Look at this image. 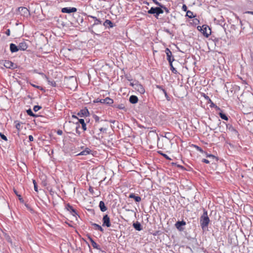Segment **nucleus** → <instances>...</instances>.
I'll return each mask as SVG.
<instances>
[{
  "label": "nucleus",
  "mask_w": 253,
  "mask_h": 253,
  "mask_svg": "<svg viewBox=\"0 0 253 253\" xmlns=\"http://www.w3.org/2000/svg\"><path fill=\"white\" fill-rule=\"evenodd\" d=\"M137 83H138V81H135V83H130V85L131 86H132L135 89V86H136V85L137 84Z\"/></svg>",
  "instance_id": "de8ad7c7"
},
{
  "label": "nucleus",
  "mask_w": 253,
  "mask_h": 253,
  "mask_svg": "<svg viewBox=\"0 0 253 253\" xmlns=\"http://www.w3.org/2000/svg\"><path fill=\"white\" fill-rule=\"evenodd\" d=\"M163 92L165 94L166 99L169 101H170L171 99L170 97L168 95L166 90H163Z\"/></svg>",
  "instance_id": "4c0bfd02"
},
{
  "label": "nucleus",
  "mask_w": 253,
  "mask_h": 253,
  "mask_svg": "<svg viewBox=\"0 0 253 253\" xmlns=\"http://www.w3.org/2000/svg\"><path fill=\"white\" fill-rule=\"evenodd\" d=\"M77 115L80 117H86L89 116V112L86 107L80 110L78 112Z\"/></svg>",
  "instance_id": "1a4fd4ad"
},
{
  "label": "nucleus",
  "mask_w": 253,
  "mask_h": 253,
  "mask_svg": "<svg viewBox=\"0 0 253 253\" xmlns=\"http://www.w3.org/2000/svg\"><path fill=\"white\" fill-rule=\"evenodd\" d=\"M97 230L101 231L102 233H104V229L101 226H99V228Z\"/></svg>",
  "instance_id": "e2e57ef3"
},
{
  "label": "nucleus",
  "mask_w": 253,
  "mask_h": 253,
  "mask_svg": "<svg viewBox=\"0 0 253 253\" xmlns=\"http://www.w3.org/2000/svg\"><path fill=\"white\" fill-rule=\"evenodd\" d=\"M202 162L206 164H209L210 163V161L206 159H203Z\"/></svg>",
  "instance_id": "bf43d9fd"
},
{
  "label": "nucleus",
  "mask_w": 253,
  "mask_h": 253,
  "mask_svg": "<svg viewBox=\"0 0 253 253\" xmlns=\"http://www.w3.org/2000/svg\"><path fill=\"white\" fill-rule=\"evenodd\" d=\"M156 14L155 16L157 18L160 14H162L164 13V10L163 9V8L161 7L160 6L156 7Z\"/></svg>",
  "instance_id": "bb28decb"
},
{
  "label": "nucleus",
  "mask_w": 253,
  "mask_h": 253,
  "mask_svg": "<svg viewBox=\"0 0 253 253\" xmlns=\"http://www.w3.org/2000/svg\"><path fill=\"white\" fill-rule=\"evenodd\" d=\"M84 15H85L87 16V17L85 18V19L87 20L88 21V22H91V21L89 19V18H92L94 20V23L91 25V28L93 27L94 26H96V25H99V24H101L102 23V21L97 18L96 17H95V16H91V15H87V14L86 13H83Z\"/></svg>",
  "instance_id": "20e7f679"
},
{
  "label": "nucleus",
  "mask_w": 253,
  "mask_h": 253,
  "mask_svg": "<svg viewBox=\"0 0 253 253\" xmlns=\"http://www.w3.org/2000/svg\"><path fill=\"white\" fill-rule=\"evenodd\" d=\"M69 79L70 80V84L74 86L75 88H77L78 86V84L76 78H74L73 76H70L69 77Z\"/></svg>",
  "instance_id": "a878e982"
},
{
  "label": "nucleus",
  "mask_w": 253,
  "mask_h": 253,
  "mask_svg": "<svg viewBox=\"0 0 253 253\" xmlns=\"http://www.w3.org/2000/svg\"><path fill=\"white\" fill-rule=\"evenodd\" d=\"M79 124H81L82 128L84 131L86 130V129H87L86 125L84 122V119H78V122H77L76 123V124L78 126L79 125Z\"/></svg>",
  "instance_id": "f3484780"
},
{
  "label": "nucleus",
  "mask_w": 253,
  "mask_h": 253,
  "mask_svg": "<svg viewBox=\"0 0 253 253\" xmlns=\"http://www.w3.org/2000/svg\"><path fill=\"white\" fill-rule=\"evenodd\" d=\"M220 111V112L218 114L219 117L224 120L228 121V118L227 115L225 113H223L221 110Z\"/></svg>",
  "instance_id": "c85d7f7f"
},
{
  "label": "nucleus",
  "mask_w": 253,
  "mask_h": 253,
  "mask_svg": "<svg viewBox=\"0 0 253 253\" xmlns=\"http://www.w3.org/2000/svg\"><path fill=\"white\" fill-rule=\"evenodd\" d=\"M165 53L167 55V59L169 63L173 62L175 61L173 56L172 54L171 51L169 48H166L165 49Z\"/></svg>",
  "instance_id": "0eeeda50"
},
{
  "label": "nucleus",
  "mask_w": 253,
  "mask_h": 253,
  "mask_svg": "<svg viewBox=\"0 0 253 253\" xmlns=\"http://www.w3.org/2000/svg\"><path fill=\"white\" fill-rule=\"evenodd\" d=\"M194 22L196 24H198V23H199V20L198 19L195 18V19H194Z\"/></svg>",
  "instance_id": "774afa93"
},
{
  "label": "nucleus",
  "mask_w": 253,
  "mask_h": 253,
  "mask_svg": "<svg viewBox=\"0 0 253 253\" xmlns=\"http://www.w3.org/2000/svg\"><path fill=\"white\" fill-rule=\"evenodd\" d=\"M9 48L10 50L12 53L16 52L19 50L18 45H16L13 43H10Z\"/></svg>",
  "instance_id": "6ab92c4d"
},
{
  "label": "nucleus",
  "mask_w": 253,
  "mask_h": 253,
  "mask_svg": "<svg viewBox=\"0 0 253 253\" xmlns=\"http://www.w3.org/2000/svg\"><path fill=\"white\" fill-rule=\"evenodd\" d=\"M91 153V150L88 148H86L84 150L82 151V152H81L80 153H79L77 155V156H80V155L86 156V155L90 154Z\"/></svg>",
  "instance_id": "5701e85b"
},
{
  "label": "nucleus",
  "mask_w": 253,
  "mask_h": 253,
  "mask_svg": "<svg viewBox=\"0 0 253 253\" xmlns=\"http://www.w3.org/2000/svg\"><path fill=\"white\" fill-rule=\"evenodd\" d=\"M148 13L149 14L156 15V7H151V8L148 11Z\"/></svg>",
  "instance_id": "c9c22d12"
},
{
  "label": "nucleus",
  "mask_w": 253,
  "mask_h": 253,
  "mask_svg": "<svg viewBox=\"0 0 253 253\" xmlns=\"http://www.w3.org/2000/svg\"><path fill=\"white\" fill-rule=\"evenodd\" d=\"M114 101L111 98L107 97L104 99H101V103L107 104L109 106L112 105Z\"/></svg>",
  "instance_id": "dca6fc26"
},
{
  "label": "nucleus",
  "mask_w": 253,
  "mask_h": 253,
  "mask_svg": "<svg viewBox=\"0 0 253 253\" xmlns=\"http://www.w3.org/2000/svg\"><path fill=\"white\" fill-rule=\"evenodd\" d=\"M99 207L100 208V211L102 212H104L106 211L107 210V208L105 206L104 202L102 201H101L99 202Z\"/></svg>",
  "instance_id": "393cba45"
},
{
  "label": "nucleus",
  "mask_w": 253,
  "mask_h": 253,
  "mask_svg": "<svg viewBox=\"0 0 253 253\" xmlns=\"http://www.w3.org/2000/svg\"><path fill=\"white\" fill-rule=\"evenodd\" d=\"M161 137H165L169 140L173 139L174 137V134L172 132H164L160 134Z\"/></svg>",
  "instance_id": "9b49d317"
},
{
  "label": "nucleus",
  "mask_w": 253,
  "mask_h": 253,
  "mask_svg": "<svg viewBox=\"0 0 253 253\" xmlns=\"http://www.w3.org/2000/svg\"><path fill=\"white\" fill-rule=\"evenodd\" d=\"M15 127L16 128V129L19 131L21 129V124L20 123H17L15 125Z\"/></svg>",
  "instance_id": "a18cd8bd"
},
{
  "label": "nucleus",
  "mask_w": 253,
  "mask_h": 253,
  "mask_svg": "<svg viewBox=\"0 0 253 253\" xmlns=\"http://www.w3.org/2000/svg\"><path fill=\"white\" fill-rule=\"evenodd\" d=\"M5 34L7 36H9L10 35V29H7L5 32Z\"/></svg>",
  "instance_id": "13d9d810"
},
{
  "label": "nucleus",
  "mask_w": 253,
  "mask_h": 253,
  "mask_svg": "<svg viewBox=\"0 0 253 253\" xmlns=\"http://www.w3.org/2000/svg\"><path fill=\"white\" fill-rule=\"evenodd\" d=\"M138 101V97L134 95L130 96L129 98V101L131 104H136Z\"/></svg>",
  "instance_id": "b1692460"
},
{
  "label": "nucleus",
  "mask_w": 253,
  "mask_h": 253,
  "mask_svg": "<svg viewBox=\"0 0 253 253\" xmlns=\"http://www.w3.org/2000/svg\"><path fill=\"white\" fill-rule=\"evenodd\" d=\"M186 16L189 17V18H192L195 17V16L193 15V12L191 11L190 10L187 11Z\"/></svg>",
  "instance_id": "f704fd0d"
},
{
  "label": "nucleus",
  "mask_w": 253,
  "mask_h": 253,
  "mask_svg": "<svg viewBox=\"0 0 253 253\" xmlns=\"http://www.w3.org/2000/svg\"><path fill=\"white\" fill-rule=\"evenodd\" d=\"M186 223L184 220H178L175 223V227L179 231L182 232L185 230L184 226L186 225Z\"/></svg>",
  "instance_id": "39448f33"
},
{
  "label": "nucleus",
  "mask_w": 253,
  "mask_h": 253,
  "mask_svg": "<svg viewBox=\"0 0 253 253\" xmlns=\"http://www.w3.org/2000/svg\"><path fill=\"white\" fill-rule=\"evenodd\" d=\"M209 103L211 104L210 105L211 108L214 107L216 110H220V108L216 105L212 101L211 102H210Z\"/></svg>",
  "instance_id": "e433bc0d"
},
{
  "label": "nucleus",
  "mask_w": 253,
  "mask_h": 253,
  "mask_svg": "<svg viewBox=\"0 0 253 253\" xmlns=\"http://www.w3.org/2000/svg\"><path fill=\"white\" fill-rule=\"evenodd\" d=\"M14 193L15 194V195L18 196L19 200L21 203H24V201L22 198L21 196L19 195L18 193V192L16 190H14Z\"/></svg>",
  "instance_id": "473e14b6"
},
{
  "label": "nucleus",
  "mask_w": 253,
  "mask_h": 253,
  "mask_svg": "<svg viewBox=\"0 0 253 253\" xmlns=\"http://www.w3.org/2000/svg\"><path fill=\"white\" fill-rule=\"evenodd\" d=\"M107 128L106 127H101L99 128V130L100 132H102L103 133H106L107 131Z\"/></svg>",
  "instance_id": "3c124183"
},
{
  "label": "nucleus",
  "mask_w": 253,
  "mask_h": 253,
  "mask_svg": "<svg viewBox=\"0 0 253 253\" xmlns=\"http://www.w3.org/2000/svg\"><path fill=\"white\" fill-rule=\"evenodd\" d=\"M28 138H29V141H30V142L33 141L34 140V137L31 135H29Z\"/></svg>",
  "instance_id": "680f3d73"
},
{
  "label": "nucleus",
  "mask_w": 253,
  "mask_h": 253,
  "mask_svg": "<svg viewBox=\"0 0 253 253\" xmlns=\"http://www.w3.org/2000/svg\"><path fill=\"white\" fill-rule=\"evenodd\" d=\"M26 113L29 116L34 117V118H37L39 116L38 115L34 114L31 109H29L27 110Z\"/></svg>",
  "instance_id": "c756f323"
},
{
  "label": "nucleus",
  "mask_w": 253,
  "mask_h": 253,
  "mask_svg": "<svg viewBox=\"0 0 253 253\" xmlns=\"http://www.w3.org/2000/svg\"><path fill=\"white\" fill-rule=\"evenodd\" d=\"M17 11L24 18H28L30 16L29 10L25 7H19L17 9Z\"/></svg>",
  "instance_id": "7ed1b4c3"
},
{
  "label": "nucleus",
  "mask_w": 253,
  "mask_h": 253,
  "mask_svg": "<svg viewBox=\"0 0 253 253\" xmlns=\"http://www.w3.org/2000/svg\"><path fill=\"white\" fill-rule=\"evenodd\" d=\"M182 9L184 11H186L187 12V7L186 6V5L185 4H183L182 5Z\"/></svg>",
  "instance_id": "4d7b16f0"
},
{
  "label": "nucleus",
  "mask_w": 253,
  "mask_h": 253,
  "mask_svg": "<svg viewBox=\"0 0 253 253\" xmlns=\"http://www.w3.org/2000/svg\"><path fill=\"white\" fill-rule=\"evenodd\" d=\"M80 127V125H79L78 126H77L76 127V132L79 134L80 135L81 134V132L80 131L78 130V128Z\"/></svg>",
  "instance_id": "69168bd1"
},
{
  "label": "nucleus",
  "mask_w": 253,
  "mask_h": 253,
  "mask_svg": "<svg viewBox=\"0 0 253 253\" xmlns=\"http://www.w3.org/2000/svg\"><path fill=\"white\" fill-rule=\"evenodd\" d=\"M197 28L207 38L211 34L210 28L206 25H204L202 26H198Z\"/></svg>",
  "instance_id": "f03ea898"
},
{
  "label": "nucleus",
  "mask_w": 253,
  "mask_h": 253,
  "mask_svg": "<svg viewBox=\"0 0 253 253\" xmlns=\"http://www.w3.org/2000/svg\"><path fill=\"white\" fill-rule=\"evenodd\" d=\"M194 147L196 148V149L198 151H199V152H200L201 153H203L204 152L203 149L200 147H199L198 146H197V145H194Z\"/></svg>",
  "instance_id": "49530a36"
},
{
  "label": "nucleus",
  "mask_w": 253,
  "mask_h": 253,
  "mask_svg": "<svg viewBox=\"0 0 253 253\" xmlns=\"http://www.w3.org/2000/svg\"><path fill=\"white\" fill-rule=\"evenodd\" d=\"M200 225L203 230L208 226L210 220L208 215V211L204 210L203 213L200 217Z\"/></svg>",
  "instance_id": "f257e3e1"
},
{
  "label": "nucleus",
  "mask_w": 253,
  "mask_h": 253,
  "mask_svg": "<svg viewBox=\"0 0 253 253\" xmlns=\"http://www.w3.org/2000/svg\"><path fill=\"white\" fill-rule=\"evenodd\" d=\"M28 47L27 42L25 41H23L20 42L18 44L19 50L24 51L26 50Z\"/></svg>",
  "instance_id": "2eb2a0df"
},
{
  "label": "nucleus",
  "mask_w": 253,
  "mask_h": 253,
  "mask_svg": "<svg viewBox=\"0 0 253 253\" xmlns=\"http://www.w3.org/2000/svg\"><path fill=\"white\" fill-rule=\"evenodd\" d=\"M30 84L33 86V87H34L35 88H38L41 90H44V89L42 87V86H39V85H37L36 84H32V83H30Z\"/></svg>",
  "instance_id": "79ce46f5"
},
{
  "label": "nucleus",
  "mask_w": 253,
  "mask_h": 253,
  "mask_svg": "<svg viewBox=\"0 0 253 253\" xmlns=\"http://www.w3.org/2000/svg\"><path fill=\"white\" fill-rule=\"evenodd\" d=\"M153 2L158 6H161L162 4L161 3L158 2L157 0H153Z\"/></svg>",
  "instance_id": "6e6d98bb"
},
{
  "label": "nucleus",
  "mask_w": 253,
  "mask_h": 253,
  "mask_svg": "<svg viewBox=\"0 0 253 253\" xmlns=\"http://www.w3.org/2000/svg\"><path fill=\"white\" fill-rule=\"evenodd\" d=\"M0 137L2 139L5 141H7V138L6 136L1 132L0 133Z\"/></svg>",
  "instance_id": "c03bdc74"
},
{
  "label": "nucleus",
  "mask_w": 253,
  "mask_h": 253,
  "mask_svg": "<svg viewBox=\"0 0 253 253\" xmlns=\"http://www.w3.org/2000/svg\"><path fill=\"white\" fill-rule=\"evenodd\" d=\"M24 205H25V206L27 209V210H28L29 211H31V212H33L34 211L33 209L31 208V207L30 206V205L29 204H27V203H24Z\"/></svg>",
  "instance_id": "a19ab883"
},
{
  "label": "nucleus",
  "mask_w": 253,
  "mask_h": 253,
  "mask_svg": "<svg viewBox=\"0 0 253 253\" xmlns=\"http://www.w3.org/2000/svg\"><path fill=\"white\" fill-rule=\"evenodd\" d=\"M41 108H42V107L41 106L35 105V106H34L33 110L35 112H36L38 111L39 110H40Z\"/></svg>",
  "instance_id": "37998d69"
},
{
  "label": "nucleus",
  "mask_w": 253,
  "mask_h": 253,
  "mask_svg": "<svg viewBox=\"0 0 253 253\" xmlns=\"http://www.w3.org/2000/svg\"><path fill=\"white\" fill-rule=\"evenodd\" d=\"M4 66L8 69H13L17 67V65L8 60H5L4 62Z\"/></svg>",
  "instance_id": "9d476101"
},
{
  "label": "nucleus",
  "mask_w": 253,
  "mask_h": 253,
  "mask_svg": "<svg viewBox=\"0 0 253 253\" xmlns=\"http://www.w3.org/2000/svg\"><path fill=\"white\" fill-rule=\"evenodd\" d=\"M93 118L96 122L99 121L100 118L98 116L94 115L93 116Z\"/></svg>",
  "instance_id": "8fccbe9b"
},
{
  "label": "nucleus",
  "mask_w": 253,
  "mask_h": 253,
  "mask_svg": "<svg viewBox=\"0 0 253 253\" xmlns=\"http://www.w3.org/2000/svg\"><path fill=\"white\" fill-rule=\"evenodd\" d=\"M129 198L133 199L136 202H139L141 200V198L140 196L136 195L134 193H131L128 196Z\"/></svg>",
  "instance_id": "412c9836"
},
{
  "label": "nucleus",
  "mask_w": 253,
  "mask_h": 253,
  "mask_svg": "<svg viewBox=\"0 0 253 253\" xmlns=\"http://www.w3.org/2000/svg\"><path fill=\"white\" fill-rule=\"evenodd\" d=\"M102 226L107 227L111 226L110 218L108 214H105L103 216L102 218Z\"/></svg>",
  "instance_id": "423d86ee"
},
{
  "label": "nucleus",
  "mask_w": 253,
  "mask_h": 253,
  "mask_svg": "<svg viewBox=\"0 0 253 253\" xmlns=\"http://www.w3.org/2000/svg\"><path fill=\"white\" fill-rule=\"evenodd\" d=\"M57 134L59 135H61L63 134V131L61 129H58L57 131Z\"/></svg>",
  "instance_id": "052dcab7"
},
{
  "label": "nucleus",
  "mask_w": 253,
  "mask_h": 253,
  "mask_svg": "<svg viewBox=\"0 0 253 253\" xmlns=\"http://www.w3.org/2000/svg\"><path fill=\"white\" fill-rule=\"evenodd\" d=\"M103 26L109 29L115 26V24L110 20L106 19L103 23Z\"/></svg>",
  "instance_id": "a211bd4d"
},
{
  "label": "nucleus",
  "mask_w": 253,
  "mask_h": 253,
  "mask_svg": "<svg viewBox=\"0 0 253 253\" xmlns=\"http://www.w3.org/2000/svg\"><path fill=\"white\" fill-rule=\"evenodd\" d=\"M65 207L66 209L74 216L76 217L78 215L76 210L69 203L66 204Z\"/></svg>",
  "instance_id": "f8f14e48"
},
{
  "label": "nucleus",
  "mask_w": 253,
  "mask_h": 253,
  "mask_svg": "<svg viewBox=\"0 0 253 253\" xmlns=\"http://www.w3.org/2000/svg\"><path fill=\"white\" fill-rule=\"evenodd\" d=\"M133 227L134 228L138 231H140L142 230V227L140 223L138 221H136L135 222H134L132 224Z\"/></svg>",
  "instance_id": "4be33fe9"
},
{
  "label": "nucleus",
  "mask_w": 253,
  "mask_h": 253,
  "mask_svg": "<svg viewBox=\"0 0 253 253\" xmlns=\"http://www.w3.org/2000/svg\"><path fill=\"white\" fill-rule=\"evenodd\" d=\"M172 63L173 62L169 63V66H170V69L173 74H178V72L177 71L176 69L173 67Z\"/></svg>",
  "instance_id": "2f4dec72"
},
{
  "label": "nucleus",
  "mask_w": 253,
  "mask_h": 253,
  "mask_svg": "<svg viewBox=\"0 0 253 253\" xmlns=\"http://www.w3.org/2000/svg\"><path fill=\"white\" fill-rule=\"evenodd\" d=\"M88 191H89V193L92 194H93V193H94L93 188L91 186H89V187L88 188Z\"/></svg>",
  "instance_id": "5fc2aeb1"
},
{
  "label": "nucleus",
  "mask_w": 253,
  "mask_h": 253,
  "mask_svg": "<svg viewBox=\"0 0 253 253\" xmlns=\"http://www.w3.org/2000/svg\"><path fill=\"white\" fill-rule=\"evenodd\" d=\"M45 78L49 84L51 85L53 87H55L56 86V83L54 80H50L46 76H45Z\"/></svg>",
  "instance_id": "cd10ccee"
},
{
  "label": "nucleus",
  "mask_w": 253,
  "mask_h": 253,
  "mask_svg": "<svg viewBox=\"0 0 253 253\" xmlns=\"http://www.w3.org/2000/svg\"><path fill=\"white\" fill-rule=\"evenodd\" d=\"M112 106L114 108H118L120 110H124L125 109V106L123 104H114Z\"/></svg>",
  "instance_id": "7c9ffc66"
},
{
  "label": "nucleus",
  "mask_w": 253,
  "mask_h": 253,
  "mask_svg": "<svg viewBox=\"0 0 253 253\" xmlns=\"http://www.w3.org/2000/svg\"><path fill=\"white\" fill-rule=\"evenodd\" d=\"M160 7L163 8V10H165L167 14L169 13V9L167 7H166L164 5L162 4L161 6Z\"/></svg>",
  "instance_id": "ea45409f"
},
{
  "label": "nucleus",
  "mask_w": 253,
  "mask_h": 253,
  "mask_svg": "<svg viewBox=\"0 0 253 253\" xmlns=\"http://www.w3.org/2000/svg\"><path fill=\"white\" fill-rule=\"evenodd\" d=\"M88 239H89L93 248L99 251H101L100 246L93 240V239L91 237H88Z\"/></svg>",
  "instance_id": "aec40b11"
},
{
  "label": "nucleus",
  "mask_w": 253,
  "mask_h": 253,
  "mask_svg": "<svg viewBox=\"0 0 253 253\" xmlns=\"http://www.w3.org/2000/svg\"><path fill=\"white\" fill-rule=\"evenodd\" d=\"M157 153L162 155V156H163L166 159L168 160H170V158L165 153H163L162 151H158L157 152Z\"/></svg>",
  "instance_id": "72a5a7b5"
},
{
  "label": "nucleus",
  "mask_w": 253,
  "mask_h": 253,
  "mask_svg": "<svg viewBox=\"0 0 253 253\" xmlns=\"http://www.w3.org/2000/svg\"><path fill=\"white\" fill-rule=\"evenodd\" d=\"M61 12L64 13H71L76 12L77 8L74 7H66L61 8Z\"/></svg>",
  "instance_id": "6e6552de"
},
{
  "label": "nucleus",
  "mask_w": 253,
  "mask_h": 253,
  "mask_svg": "<svg viewBox=\"0 0 253 253\" xmlns=\"http://www.w3.org/2000/svg\"><path fill=\"white\" fill-rule=\"evenodd\" d=\"M226 126L227 129H228L229 131L231 132L232 133H234L235 135L239 136V133L237 130H236L231 124H226Z\"/></svg>",
  "instance_id": "4468645a"
},
{
  "label": "nucleus",
  "mask_w": 253,
  "mask_h": 253,
  "mask_svg": "<svg viewBox=\"0 0 253 253\" xmlns=\"http://www.w3.org/2000/svg\"><path fill=\"white\" fill-rule=\"evenodd\" d=\"M135 89L141 94H144L145 92L144 86L139 82L137 83V84L136 85V86H135Z\"/></svg>",
  "instance_id": "ddd939ff"
},
{
  "label": "nucleus",
  "mask_w": 253,
  "mask_h": 253,
  "mask_svg": "<svg viewBox=\"0 0 253 253\" xmlns=\"http://www.w3.org/2000/svg\"><path fill=\"white\" fill-rule=\"evenodd\" d=\"M204 97L208 101V103L211 102V100L208 95L204 94Z\"/></svg>",
  "instance_id": "09e8293b"
},
{
  "label": "nucleus",
  "mask_w": 253,
  "mask_h": 253,
  "mask_svg": "<svg viewBox=\"0 0 253 253\" xmlns=\"http://www.w3.org/2000/svg\"><path fill=\"white\" fill-rule=\"evenodd\" d=\"M97 230L101 231L102 233H104V229L101 226H99V228Z\"/></svg>",
  "instance_id": "0e129e2a"
},
{
  "label": "nucleus",
  "mask_w": 253,
  "mask_h": 253,
  "mask_svg": "<svg viewBox=\"0 0 253 253\" xmlns=\"http://www.w3.org/2000/svg\"><path fill=\"white\" fill-rule=\"evenodd\" d=\"M91 225L94 227V228L95 230H97L98 229H99V226H100L99 224L93 222H91Z\"/></svg>",
  "instance_id": "58836bf2"
},
{
  "label": "nucleus",
  "mask_w": 253,
  "mask_h": 253,
  "mask_svg": "<svg viewBox=\"0 0 253 253\" xmlns=\"http://www.w3.org/2000/svg\"><path fill=\"white\" fill-rule=\"evenodd\" d=\"M164 31L169 35H171V32H170V31L169 29H167V28H164Z\"/></svg>",
  "instance_id": "603ef678"
},
{
  "label": "nucleus",
  "mask_w": 253,
  "mask_h": 253,
  "mask_svg": "<svg viewBox=\"0 0 253 253\" xmlns=\"http://www.w3.org/2000/svg\"><path fill=\"white\" fill-rule=\"evenodd\" d=\"M156 88L162 90V91H163V90H165V89L163 88V86L160 85H157Z\"/></svg>",
  "instance_id": "864d4df0"
},
{
  "label": "nucleus",
  "mask_w": 253,
  "mask_h": 253,
  "mask_svg": "<svg viewBox=\"0 0 253 253\" xmlns=\"http://www.w3.org/2000/svg\"><path fill=\"white\" fill-rule=\"evenodd\" d=\"M101 99L97 98L96 99H95L94 101V102H95V103H98V102L101 103Z\"/></svg>",
  "instance_id": "338daca9"
}]
</instances>
